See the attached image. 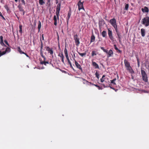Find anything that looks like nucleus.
Returning <instances> with one entry per match:
<instances>
[{
    "mask_svg": "<svg viewBox=\"0 0 149 149\" xmlns=\"http://www.w3.org/2000/svg\"><path fill=\"white\" fill-rule=\"evenodd\" d=\"M61 6V3H59L56 8V15H54V24L55 26H56L57 25V20L58 19V20L59 19V17L60 15L59 13L60 10Z\"/></svg>",
    "mask_w": 149,
    "mask_h": 149,
    "instance_id": "nucleus-1",
    "label": "nucleus"
},
{
    "mask_svg": "<svg viewBox=\"0 0 149 149\" xmlns=\"http://www.w3.org/2000/svg\"><path fill=\"white\" fill-rule=\"evenodd\" d=\"M124 64L127 70L132 74L134 73V71L131 66L130 63L126 59L124 60Z\"/></svg>",
    "mask_w": 149,
    "mask_h": 149,
    "instance_id": "nucleus-2",
    "label": "nucleus"
},
{
    "mask_svg": "<svg viewBox=\"0 0 149 149\" xmlns=\"http://www.w3.org/2000/svg\"><path fill=\"white\" fill-rule=\"evenodd\" d=\"M141 73L143 80L145 82H147L148 81V78L147 74L145 71L144 70L141 69Z\"/></svg>",
    "mask_w": 149,
    "mask_h": 149,
    "instance_id": "nucleus-3",
    "label": "nucleus"
},
{
    "mask_svg": "<svg viewBox=\"0 0 149 149\" xmlns=\"http://www.w3.org/2000/svg\"><path fill=\"white\" fill-rule=\"evenodd\" d=\"M142 23L144 25L146 26H149V17H146L142 19Z\"/></svg>",
    "mask_w": 149,
    "mask_h": 149,
    "instance_id": "nucleus-4",
    "label": "nucleus"
},
{
    "mask_svg": "<svg viewBox=\"0 0 149 149\" xmlns=\"http://www.w3.org/2000/svg\"><path fill=\"white\" fill-rule=\"evenodd\" d=\"M74 39L75 44L77 46H78L80 44L79 39L77 34L74 36Z\"/></svg>",
    "mask_w": 149,
    "mask_h": 149,
    "instance_id": "nucleus-5",
    "label": "nucleus"
},
{
    "mask_svg": "<svg viewBox=\"0 0 149 149\" xmlns=\"http://www.w3.org/2000/svg\"><path fill=\"white\" fill-rule=\"evenodd\" d=\"M74 61L75 64L77 68L80 70L81 72L83 73V70L80 64L74 58Z\"/></svg>",
    "mask_w": 149,
    "mask_h": 149,
    "instance_id": "nucleus-6",
    "label": "nucleus"
},
{
    "mask_svg": "<svg viewBox=\"0 0 149 149\" xmlns=\"http://www.w3.org/2000/svg\"><path fill=\"white\" fill-rule=\"evenodd\" d=\"M108 35L109 38L111 40L113 41H114V38L112 36V31L110 30L109 29H108Z\"/></svg>",
    "mask_w": 149,
    "mask_h": 149,
    "instance_id": "nucleus-7",
    "label": "nucleus"
},
{
    "mask_svg": "<svg viewBox=\"0 0 149 149\" xmlns=\"http://www.w3.org/2000/svg\"><path fill=\"white\" fill-rule=\"evenodd\" d=\"M83 2H81V1H79L78 3V10H80L81 9H83L85 10V9L83 6Z\"/></svg>",
    "mask_w": 149,
    "mask_h": 149,
    "instance_id": "nucleus-8",
    "label": "nucleus"
},
{
    "mask_svg": "<svg viewBox=\"0 0 149 149\" xmlns=\"http://www.w3.org/2000/svg\"><path fill=\"white\" fill-rule=\"evenodd\" d=\"M10 48L8 47L6 48L5 51H3L2 52L1 51H0V57L1 56L5 54L6 52H10Z\"/></svg>",
    "mask_w": 149,
    "mask_h": 149,
    "instance_id": "nucleus-9",
    "label": "nucleus"
},
{
    "mask_svg": "<svg viewBox=\"0 0 149 149\" xmlns=\"http://www.w3.org/2000/svg\"><path fill=\"white\" fill-rule=\"evenodd\" d=\"M45 49L51 55H52L53 54V51L52 48H50L49 46H47L45 47Z\"/></svg>",
    "mask_w": 149,
    "mask_h": 149,
    "instance_id": "nucleus-10",
    "label": "nucleus"
},
{
    "mask_svg": "<svg viewBox=\"0 0 149 149\" xmlns=\"http://www.w3.org/2000/svg\"><path fill=\"white\" fill-rule=\"evenodd\" d=\"M109 22L113 26L117 25L116 19L114 18L111 19Z\"/></svg>",
    "mask_w": 149,
    "mask_h": 149,
    "instance_id": "nucleus-11",
    "label": "nucleus"
},
{
    "mask_svg": "<svg viewBox=\"0 0 149 149\" xmlns=\"http://www.w3.org/2000/svg\"><path fill=\"white\" fill-rule=\"evenodd\" d=\"M105 53L107 54V57L108 58L112 56L113 55V52L111 49H110L109 52L107 50V52Z\"/></svg>",
    "mask_w": 149,
    "mask_h": 149,
    "instance_id": "nucleus-12",
    "label": "nucleus"
},
{
    "mask_svg": "<svg viewBox=\"0 0 149 149\" xmlns=\"http://www.w3.org/2000/svg\"><path fill=\"white\" fill-rule=\"evenodd\" d=\"M117 35L118 36V40L119 43L120 44L121 42V33L119 32L116 33Z\"/></svg>",
    "mask_w": 149,
    "mask_h": 149,
    "instance_id": "nucleus-13",
    "label": "nucleus"
},
{
    "mask_svg": "<svg viewBox=\"0 0 149 149\" xmlns=\"http://www.w3.org/2000/svg\"><path fill=\"white\" fill-rule=\"evenodd\" d=\"M71 9L69 10L68 14V16L67 17V24H68V22L69 19L70 18V17L71 16Z\"/></svg>",
    "mask_w": 149,
    "mask_h": 149,
    "instance_id": "nucleus-14",
    "label": "nucleus"
},
{
    "mask_svg": "<svg viewBox=\"0 0 149 149\" xmlns=\"http://www.w3.org/2000/svg\"><path fill=\"white\" fill-rule=\"evenodd\" d=\"M43 58V61H40V63L41 64H44V65H47V64H49V62L48 61H45V59L46 58L44 56V58Z\"/></svg>",
    "mask_w": 149,
    "mask_h": 149,
    "instance_id": "nucleus-15",
    "label": "nucleus"
},
{
    "mask_svg": "<svg viewBox=\"0 0 149 149\" xmlns=\"http://www.w3.org/2000/svg\"><path fill=\"white\" fill-rule=\"evenodd\" d=\"M141 10L143 13H148L149 12V9L148 7L145 6L144 8H141Z\"/></svg>",
    "mask_w": 149,
    "mask_h": 149,
    "instance_id": "nucleus-16",
    "label": "nucleus"
},
{
    "mask_svg": "<svg viewBox=\"0 0 149 149\" xmlns=\"http://www.w3.org/2000/svg\"><path fill=\"white\" fill-rule=\"evenodd\" d=\"M104 24V21L103 19H102L100 21H99V27L100 28L101 26H102V25H103Z\"/></svg>",
    "mask_w": 149,
    "mask_h": 149,
    "instance_id": "nucleus-17",
    "label": "nucleus"
},
{
    "mask_svg": "<svg viewBox=\"0 0 149 149\" xmlns=\"http://www.w3.org/2000/svg\"><path fill=\"white\" fill-rule=\"evenodd\" d=\"M92 65L93 66L95 67V68H99L98 65L96 62H93Z\"/></svg>",
    "mask_w": 149,
    "mask_h": 149,
    "instance_id": "nucleus-18",
    "label": "nucleus"
},
{
    "mask_svg": "<svg viewBox=\"0 0 149 149\" xmlns=\"http://www.w3.org/2000/svg\"><path fill=\"white\" fill-rule=\"evenodd\" d=\"M141 36L143 37L145 36V31L144 29L142 28L141 30Z\"/></svg>",
    "mask_w": 149,
    "mask_h": 149,
    "instance_id": "nucleus-19",
    "label": "nucleus"
},
{
    "mask_svg": "<svg viewBox=\"0 0 149 149\" xmlns=\"http://www.w3.org/2000/svg\"><path fill=\"white\" fill-rule=\"evenodd\" d=\"M17 7L18 8L19 10L20 11H24V10L23 9V8L22 5L20 4H19L18 5Z\"/></svg>",
    "mask_w": 149,
    "mask_h": 149,
    "instance_id": "nucleus-20",
    "label": "nucleus"
},
{
    "mask_svg": "<svg viewBox=\"0 0 149 149\" xmlns=\"http://www.w3.org/2000/svg\"><path fill=\"white\" fill-rule=\"evenodd\" d=\"M95 37L93 34L92 33V35L91 37L90 42H93L95 40Z\"/></svg>",
    "mask_w": 149,
    "mask_h": 149,
    "instance_id": "nucleus-21",
    "label": "nucleus"
},
{
    "mask_svg": "<svg viewBox=\"0 0 149 149\" xmlns=\"http://www.w3.org/2000/svg\"><path fill=\"white\" fill-rule=\"evenodd\" d=\"M102 36L104 38H106L107 36V33L106 31H104L101 33Z\"/></svg>",
    "mask_w": 149,
    "mask_h": 149,
    "instance_id": "nucleus-22",
    "label": "nucleus"
},
{
    "mask_svg": "<svg viewBox=\"0 0 149 149\" xmlns=\"http://www.w3.org/2000/svg\"><path fill=\"white\" fill-rule=\"evenodd\" d=\"M64 52L66 57L67 58V57H69L68 54L67 50L66 47H65L64 49Z\"/></svg>",
    "mask_w": 149,
    "mask_h": 149,
    "instance_id": "nucleus-23",
    "label": "nucleus"
},
{
    "mask_svg": "<svg viewBox=\"0 0 149 149\" xmlns=\"http://www.w3.org/2000/svg\"><path fill=\"white\" fill-rule=\"evenodd\" d=\"M67 60H68V63H69V64H70V67L72 68V69H73L74 70V68H73V67L72 66V63H71V62H70L69 59V57H67V58H66Z\"/></svg>",
    "mask_w": 149,
    "mask_h": 149,
    "instance_id": "nucleus-24",
    "label": "nucleus"
},
{
    "mask_svg": "<svg viewBox=\"0 0 149 149\" xmlns=\"http://www.w3.org/2000/svg\"><path fill=\"white\" fill-rule=\"evenodd\" d=\"M41 22L39 21L38 22V32H39L40 31V29L41 28Z\"/></svg>",
    "mask_w": 149,
    "mask_h": 149,
    "instance_id": "nucleus-25",
    "label": "nucleus"
},
{
    "mask_svg": "<svg viewBox=\"0 0 149 149\" xmlns=\"http://www.w3.org/2000/svg\"><path fill=\"white\" fill-rule=\"evenodd\" d=\"M17 49L18 51L20 54H24V52L22 51V50L21 49L20 47H17Z\"/></svg>",
    "mask_w": 149,
    "mask_h": 149,
    "instance_id": "nucleus-26",
    "label": "nucleus"
},
{
    "mask_svg": "<svg viewBox=\"0 0 149 149\" xmlns=\"http://www.w3.org/2000/svg\"><path fill=\"white\" fill-rule=\"evenodd\" d=\"M116 78L114 79L113 80H110L111 84H113V85H116L115 81L116 80Z\"/></svg>",
    "mask_w": 149,
    "mask_h": 149,
    "instance_id": "nucleus-27",
    "label": "nucleus"
},
{
    "mask_svg": "<svg viewBox=\"0 0 149 149\" xmlns=\"http://www.w3.org/2000/svg\"><path fill=\"white\" fill-rule=\"evenodd\" d=\"M39 3L41 5H42L45 3V2L43 0H39Z\"/></svg>",
    "mask_w": 149,
    "mask_h": 149,
    "instance_id": "nucleus-28",
    "label": "nucleus"
},
{
    "mask_svg": "<svg viewBox=\"0 0 149 149\" xmlns=\"http://www.w3.org/2000/svg\"><path fill=\"white\" fill-rule=\"evenodd\" d=\"M83 79V81H85L86 82H87V83H89L90 84H91L93 85H94L96 87H98V86L97 85H96V84H92L91 83V82H88L86 80V79Z\"/></svg>",
    "mask_w": 149,
    "mask_h": 149,
    "instance_id": "nucleus-29",
    "label": "nucleus"
},
{
    "mask_svg": "<svg viewBox=\"0 0 149 149\" xmlns=\"http://www.w3.org/2000/svg\"><path fill=\"white\" fill-rule=\"evenodd\" d=\"M105 76L104 75H103L102 77V78L100 79V81L101 82H103L104 81V78L105 77Z\"/></svg>",
    "mask_w": 149,
    "mask_h": 149,
    "instance_id": "nucleus-30",
    "label": "nucleus"
},
{
    "mask_svg": "<svg viewBox=\"0 0 149 149\" xmlns=\"http://www.w3.org/2000/svg\"><path fill=\"white\" fill-rule=\"evenodd\" d=\"M136 60L137 62L138 66V67H139L140 65V62L139 61V59L138 56H136Z\"/></svg>",
    "mask_w": 149,
    "mask_h": 149,
    "instance_id": "nucleus-31",
    "label": "nucleus"
},
{
    "mask_svg": "<svg viewBox=\"0 0 149 149\" xmlns=\"http://www.w3.org/2000/svg\"><path fill=\"white\" fill-rule=\"evenodd\" d=\"M78 53L79 55L81 56L82 57H83L84 56H85L86 54V53H81L80 52H78Z\"/></svg>",
    "mask_w": 149,
    "mask_h": 149,
    "instance_id": "nucleus-32",
    "label": "nucleus"
},
{
    "mask_svg": "<svg viewBox=\"0 0 149 149\" xmlns=\"http://www.w3.org/2000/svg\"><path fill=\"white\" fill-rule=\"evenodd\" d=\"M96 52L95 51H93L92 52L91 55L92 56H94L96 55L97 54L96 53Z\"/></svg>",
    "mask_w": 149,
    "mask_h": 149,
    "instance_id": "nucleus-33",
    "label": "nucleus"
},
{
    "mask_svg": "<svg viewBox=\"0 0 149 149\" xmlns=\"http://www.w3.org/2000/svg\"><path fill=\"white\" fill-rule=\"evenodd\" d=\"M4 7L7 11H8L9 10V9L7 5H5L4 6Z\"/></svg>",
    "mask_w": 149,
    "mask_h": 149,
    "instance_id": "nucleus-34",
    "label": "nucleus"
},
{
    "mask_svg": "<svg viewBox=\"0 0 149 149\" xmlns=\"http://www.w3.org/2000/svg\"><path fill=\"white\" fill-rule=\"evenodd\" d=\"M128 8H129L128 4H126L125 5V9H124L125 10H127L128 9Z\"/></svg>",
    "mask_w": 149,
    "mask_h": 149,
    "instance_id": "nucleus-35",
    "label": "nucleus"
},
{
    "mask_svg": "<svg viewBox=\"0 0 149 149\" xmlns=\"http://www.w3.org/2000/svg\"><path fill=\"white\" fill-rule=\"evenodd\" d=\"M60 57L61 58L62 62H63V63H64V56L63 55L61 54V56Z\"/></svg>",
    "mask_w": 149,
    "mask_h": 149,
    "instance_id": "nucleus-36",
    "label": "nucleus"
},
{
    "mask_svg": "<svg viewBox=\"0 0 149 149\" xmlns=\"http://www.w3.org/2000/svg\"><path fill=\"white\" fill-rule=\"evenodd\" d=\"M113 26L114 27L116 33L119 32L118 31V30L117 27V25H115L114 26Z\"/></svg>",
    "mask_w": 149,
    "mask_h": 149,
    "instance_id": "nucleus-37",
    "label": "nucleus"
},
{
    "mask_svg": "<svg viewBox=\"0 0 149 149\" xmlns=\"http://www.w3.org/2000/svg\"><path fill=\"white\" fill-rule=\"evenodd\" d=\"M22 25H19V32H20L21 33H22Z\"/></svg>",
    "mask_w": 149,
    "mask_h": 149,
    "instance_id": "nucleus-38",
    "label": "nucleus"
},
{
    "mask_svg": "<svg viewBox=\"0 0 149 149\" xmlns=\"http://www.w3.org/2000/svg\"><path fill=\"white\" fill-rule=\"evenodd\" d=\"M101 49L104 52H107V50L105 49H104V47H100Z\"/></svg>",
    "mask_w": 149,
    "mask_h": 149,
    "instance_id": "nucleus-39",
    "label": "nucleus"
},
{
    "mask_svg": "<svg viewBox=\"0 0 149 149\" xmlns=\"http://www.w3.org/2000/svg\"><path fill=\"white\" fill-rule=\"evenodd\" d=\"M95 75L96 77H97L98 79H99V74L97 72H96Z\"/></svg>",
    "mask_w": 149,
    "mask_h": 149,
    "instance_id": "nucleus-40",
    "label": "nucleus"
},
{
    "mask_svg": "<svg viewBox=\"0 0 149 149\" xmlns=\"http://www.w3.org/2000/svg\"><path fill=\"white\" fill-rule=\"evenodd\" d=\"M0 16L2 17V19H3L4 20H5V18H4V17H3V16L2 15L1 13V12L0 11Z\"/></svg>",
    "mask_w": 149,
    "mask_h": 149,
    "instance_id": "nucleus-41",
    "label": "nucleus"
},
{
    "mask_svg": "<svg viewBox=\"0 0 149 149\" xmlns=\"http://www.w3.org/2000/svg\"><path fill=\"white\" fill-rule=\"evenodd\" d=\"M40 54L41 56L42 57L44 58V56L43 55L42 51H40Z\"/></svg>",
    "mask_w": 149,
    "mask_h": 149,
    "instance_id": "nucleus-42",
    "label": "nucleus"
},
{
    "mask_svg": "<svg viewBox=\"0 0 149 149\" xmlns=\"http://www.w3.org/2000/svg\"><path fill=\"white\" fill-rule=\"evenodd\" d=\"M114 47L115 49H116V50H118V48L117 47L116 45H114Z\"/></svg>",
    "mask_w": 149,
    "mask_h": 149,
    "instance_id": "nucleus-43",
    "label": "nucleus"
},
{
    "mask_svg": "<svg viewBox=\"0 0 149 149\" xmlns=\"http://www.w3.org/2000/svg\"><path fill=\"white\" fill-rule=\"evenodd\" d=\"M4 42H5V43L8 46H9V45L8 42V41H7V40H5L4 41Z\"/></svg>",
    "mask_w": 149,
    "mask_h": 149,
    "instance_id": "nucleus-44",
    "label": "nucleus"
},
{
    "mask_svg": "<svg viewBox=\"0 0 149 149\" xmlns=\"http://www.w3.org/2000/svg\"><path fill=\"white\" fill-rule=\"evenodd\" d=\"M21 2L24 5L25 4V2L24 0H21Z\"/></svg>",
    "mask_w": 149,
    "mask_h": 149,
    "instance_id": "nucleus-45",
    "label": "nucleus"
},
{
    "mask_svg": "<svg viewBox=\"0 0 149 149\" xmlns=\"http://www.w3.org/2000/svg\"><path fill=\"white\" fill-rule=\"evenodd\" d=\"M40 41L41 42V46H40L43 47V43H42V40H41V39H40Z\"/></svg>",
    "mask_w": 149,
    "mask_h": 149,
    "instance_id": "nucleus-46",
    "label": "nucleus"
},
{
    "mask_svg": "<svg viewBox=\"0 0 149 149\" xmlns=\"http://www.w3.org/2000/svg\"><path fill=\"white\" fill-rule=\"evenodd\" d=\"M0 39L1 41H2V42L3 41V37L2 36H0Z\"/></svg>",
    "mask_w": 149,
    "mask_h": 149,
    "instance_id": "nucleus-47",
    "label": "nucleus"
},
{
    "mask_svg": "<svg viewBox=\"0 0 149 149\" xmlns=\"http://www.w3.org/2000/svg\"><path fill=\"white\" fill-rule=\"evenodd\" d=\"M117 52L120 53H122V51L121 50L119 49H118V50H117Z\"/></svg>",
    "mask_w": 149,
    "mask_h": 149,
    "instance_id": "nucleus-48",
    "label": "nucleus"
},
{
    "mask_svg": "<svg viewBox=\"0 0 149 149\" xmlns=\"http://www.w3.org/2000/svg\"><path fill=\"white\" fill-rule=\"evenodd\" d=\"M61 54L63 55L62 52L61 53H59V54H58V56L61 57Z\"/></svg>",
    "mask_w": 149,
    "mask_h": 149,
    "instance_id": "nucleus-49",
    "label": "nucleus"
},
{
    "mask_svg": "<svg viewBox=\"0 0 149 149\" xmlns=\"http://www.w3.org/2000/svg\"><path fill=\"white\" fill-rule=\"evenodd\" d=\"M0 43L1 45H5L3 43V40L2 42V41H1Z\"/></svg>",
    "mask_w": 149,
    "mask_h": 149,
    "instance_id": "nucleus-50",
    "label": "nucleus"
},
{
    "mask_svg": "<svg viewBox=\"0 0 149 149\" xmlns=\"http://www.w3.org/2000/svg\"><path fill=\"white\" fill-rule=\"evenodd\" d=\"M98 88L99 90H101L102 89V88L99 86H98V87H97Z\"/></svg>",
    "mask_w": 149,
    "mask_h": 149,
    "instance_id": "nucleus-51",
    "label": "nucleus"
},
{
    "mask_svg": "<svg viewBox=\"0 0 149 149\" xmlns=\"http://www.w3.org/2000/svg\"><path fill=\"white\" fill-rule=\"evenodd\" d=\"M24 54L27 57H29L28 55H27V54L24 52V54Z\"/></svg>",
    "mask_w": 149,
    "mask_h": 149,
    "instance_id": "nucleus-52",
    "label": "nucleus"
},
{
    "mask_svg": "<svg viewBox=\"0 0 149 149\" xmlns=\"http://www.w3.org/2000/svg\"><path fill=\"white\" fill-rule=\"evenodd\" d=\"M43 47L42 46H40V51H42V50L43 48Z\"/></svg>",
    "mask_w": 149,
    "mask_h": 149,
    "instance_id": "nucleus-53",
    "label": "nucleus"
},
{
    "mask_svg": "<svg viewBox=\"0 0 149 149\" xmlns=\"http://www.w3.org/2000/svg\"><path fill=\"white\" fill-rule=\"evenodd\" d=\"M22 12H23V13H22L23 15H24L25 13V11H24H24H22Z\"/></svg>",
    "mask_w": 149,
    "mask_h": 149,
    "instance_id": "nucleus-54",
    "label": "nucleus"
},
{
    "mask_svg": "<svg viewBox=\"0 0 149 149\" xmlns=\"http://www.w3.org/2000/svg\"><path fill=\"white\" fill-rule=\"evenodd\" d=\"M42 40H44V37H43V35L42 34Z\"/></svg>",
    "mask_w": 149,
    "mask_h": 149,
    "instance_id": "nucleus-55",
    "label": "nucleus"
},
{
    "mask_svg": "<svg viewBox=\"0 0 149 149\" xmlns=\"http://www.w3.org/2000/svg\"><path fill=\"white\" fill-rule=\"evenodd\" d=\"M50 0H48L47 1L48 2L50 3Z\"/></svg>",
    "mask_w": 149,
    "mask_h": 149,
    "instance_id": "nucleus-56",
    "label": "nucleus"
},
{
    "mask_svg": "<svg viewBox=\"0 0 149 149\" xmlns=\"http://www.w3.org/2000/svg\"><path fill=\"white\" fill-rule=\"evenodd\" d=\"M109 87H110L111 88H112V89H114L113 88H112V87H111V86H109Z\"/></svg>",
    "mask_w": 149,
    "mask_h": 149,
    "instance_id": "nucleus-57",
    "label": "nucleus"
},
{
    "mask_svg": "<svg viewBox=\"0 0 149 149\" xmlns=\"http://www.w3.org/2000/svg\"><path fill=\"white\" fill-rule=\"evenodd\" d=\"M19 0L20 1V0ZM17 1L18 0H15V1L16 2H17Z\"/></svg>",
    "mask_w": 149,
    "mask_h": 149,
    "instance_id": "nucleus-58",
    "label": "nucleus"
},
{
    "mask_svg": "<svg viewBox=\"0 0 149 149\" xmlns=\"http://www.w3.org/2000/svg\"><path fill=\"white\" fill-rule=\"evenodd\" d=\"M103 85L104 86V87H106L105 86V85L104 84H103ZM106 87H107V86H106Z\"/></svg>",
    "mask_w": 149,
    "mask_h": 149,
    "instance_id": "nucleus-59",
    "label": "nucleus"
},
{
    "mask_svg": "<svg viewBox=\"0 0 149 149\" xmlns=\"http://www.w3.org/2000/svg\"><path fill=\"white\" fill-rule=\"evenodd\" d=\"M58 3V1L57 0V1H56V3Z\"/></svg>",
    "mask_w": 149,
    "mask_h": 149,
    "instance_id": "nucleus-60",
    "label": "nucleus"
},
{
    "mask_svg": "<svg viewBox=\"0 0 149 149\" xmlns=\"http://www.w3.org/2000/svg\"><path fill=\"white\" fill-rule=\"evenodd\" d=\"M17 19H19V17H18L17 16Z\"/></svg>",
    "mask_w": 149,
    "mask_h": 149,
    "instance_id": "nucleus-61",
    "label": "nucleus"
},
{
    "mask_svg": "<svg viewBox=\"0 0 149 149\" xmlns=\"http://www.w3.org/2000/svg\"><path fill=\"white\" fill-rule=\"evenodd\" d=\"M74 57H75V54H74Z\"/></svg>",
    "mask_w": 149,
    "mask_h": 149,
    "instance_id": "nucleus-62",
    "label": "nucleus"
}]
</instances>
